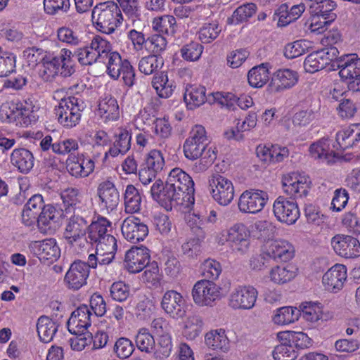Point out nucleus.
<instances>
[{"mask_svg":"<svg viewBox=\"0 0 360 360\" xmlns=\"http://www.w3.org/2000/svg\"><path fill=\"white\" fill-rule=\"evenodd\" d=\"M92 20L96 29L105 34H112L122 21L120 7L114 1L98 4L92 10Z\"/></svg>","mask_w":360,"mask_h":360,"instance_id":"nucleus-1","label":"nucleus"},{"mask_svg":"<svg viewBox=\"0 0 360 360\" xmlns=\"http://www.w3.org/2000/svg\"><path fill=\"white\" fill-rule=\"evenodd\" d=\"M167 182L175 205L182 203L186 196L194 193L192 178L180 168L176 167L170 171Z\"/></svg>","mask_w":360,"mask_h":360,"instance_id":"nucleus-2","label":"nucleus"},{"mask_svg":"<svg viewBox=\"0 0 360 360\" xmlns=\"http://www.w3.org/2000/svg\"><path fill=\"white\" fill-rule=\"evenodd\" d=\"M84 107L82 99L69 96L60 100L55 109V114L60 124L66 128H72L79 123Z\"/></svg>","mask_w":360,"mask_h":360,"instance_id":"nucleus-3","label":"nucleus"},{"mask_svg":"<svg viewBox=\"0 0 360 360\" xmlns=\"http://www.w3.org/2000/svg\"><path fill=\"white\" fill-rule=\"evenodd\" d=\"M72 51L63 49L57 56L45 55L41 63L43 75L47 78L60 74L64 77H70L75 72L73 61L71 59Z\"/></svg>","mask_w":360,"mask_h":360,"instance_id":"nucleus-4","label":"nucleus"},{"mask_svg":"<svg viewBox=\"0 0 360 360\" xmlns=\"http://www.w3.org/2000/svg\"><path fill=\"white\" fill-rule=\"evenodd\" d=\"M187 224L195 237L184 243L181 250L184 255L193 258L200 252V243L206 235V225L203 217L195 213L188 216Z\"/></svg>","mask_w":360,"mask_h":360,"instance_id":"nucleus-5","label":"nucleus"},{"mask_svg":"<svg viewBox=\"0 0 360 360\" xmlns=\"http://www.w3.org/2000/svg\"><path fill=\"white\" fill-rule=\"evenodd\" d=\"M208 144L209 140L205 127L202 125H195L184 143L185 157L191 160L198 159Z\"/></svg>","mask_w":360,"mask_h":360,"instance_id":"nucleus-6","label":"nucleus"},{"mask_svg":"<svg viewBox=\"0 0 360 360\" xmlns=\"http://www.w3.org/2000/svg\"><path fill=\"white\" fill-rule=\"evenodd\" d=\"M210 193L212 198L221 205H229L234 197V188L231 180L216 173L209 177Z\"/></svg>","mask_w":360,"mask_h":360,"instance_id":"nucleus-7","label":"nucleus"},{"mask_svg":"<svg viewBox=\"0 0 360 360\" xmlns=\"http://www.w3.org/2000/svg\"><path fill=\"white\" fill-rule=\"evenodd\" d=\"M30 113L22 103H5L0 106V120L20 127H27L31 124Z\"/></svg>","mask_w":360,"mask_h":360,"instance_id":"nucleus-8","label":"nucleus"},{"mask_svg":"<svg viewBox=\"0 0 360 360\" xmlns=\"http://www.w3.org/2000/svg\"><path fill=\"white\" fill-rule=\"evenodd\" d=\"M269 200L268 193L262 190H246L240 195L238 206L243 213L256 214L261 212Z\"/></svg>","mask_w":360,"mask_h":360,"instance_id":"nucleus-9","label":"nucleus"},{"mask_svg":"<svg viewBox=\"0 0 360 360\" xmlns=\"http://www.w3.org/2000/svg\"><path fill=\"white\" fill-rule=\"evenodd\" d=\"M192 296L197 305L212 307L220 296V288L213 281L200 280L194 285Z\"/></svg>","mask_w":360,"mask_h":360,"instance_id":"nucleus-10","label":"nucleus"},{"mask_svg":"<svg viewBox=\"0 0 360 360\" xmlns=\"http://www.w3.org/2000/svg\"><path fill=\"white\" fill-rule=\"evenodd\" d=\"M273 212L276 219L288 225L294 224L300 217L297 203L291 198L278 196L274 202Z\"/></svg>","mask_w":360,"mask_h":360,"instance_id":"nucleus-11","label":"nucleus"},{"mask_svg":"<svg viewBox=\"0 0 360 360\" xmlns=\"http://www.w3.org/2000/svg\"><path fill=\"white\" fill-rule=\"evenodd\" d=\"M258 295L252 285H238L229 297V306L233 309L247 310L254 307Z\"/></svg>","mask_w":360,"mask_h":360,"instance_id":"nucleus-12","label":"nucleus"},{"mask_svg":"<svg viewBox=\"0 0 360 360\" xmlns=\"http://www.w3.org/2000/svg\"><path fill=\"white\" fill-rule=\"evenodd\" d=\"M330 243L335 253L342 257L354 259L360 256V242L352 236L337 234Z\"/></svg>","mask_w":360,"mask_h":360,"instance_id":"nucleus-13","label":"nucleus"},{"mask_svg":"<svg viewBox=\"0 0 360 360\" xmlns=\"http://www.w3.org/2000/svg\"><path fill=\"white\" fill-rule=\"evenodd\" d=\"M161 307L170 317L179 319L184 318L186 314V304L181 293L170 290L165 292Z\"/></svg>","mask_w":360,"mask_h":360,"instance_id":"nucleus-14","label":"nucleus"},{"mask_svg":"<svg viewBox=\"0 0 360 360\" xmlns=\"http://www.w3.org/2000/svg\"><path fill=\"white\" fill-rule=\"evenodd\" d=\"M250 233L243 224H236L230 228L227 241L231 244L232 250L240 255L246 254L250 248Z\"/></svg>","mask_w":360,"mask_h":360,"instance_id":"nucleus-15","label":"nucleus"},{"mask_svg":"<svg viewBox=\"0 0 360 360\" xmlns=\"http://www.w3.org/2000/svg\"><path fill=\"white\" fill-rule=\"evenodd\" d=\"M30 248L42 262L52 263L60 256V250L54 238L34 241L30 244Z\"/></svg>","mask_w":360,"mask_h":360,"instance_id":"nucleus-16","label":"nucleus"},{"mask_svg":"<svg viewBox=\"0 0 360 360\" xmlns=\"http://www.w3.org/2000/svg\"><path fill=\"white\" fill-rule=\"evenodd\" d=\"M89 276L86 262L81 260L75 261L66 272L64 282L70 290H77L86 284Z\"/></svg>","mask_w":360,"mask_h":360,"instance_id":"nucleus-17","label":"nucleus"},{"mask_svg":"<svg viewBox=\"0 0 360 360\" xmlns=\"http://www.w3.org/2000/svg\"><path fill=\"white\" fill-rule=\"evenodd\" d=\"M150 259V250L147 248H131L125 254L124 266L130 273H139L149 264Z\"/></svg>","mask_w":360,"mask_h":360,"instance_id":"nucleus-18","label":"nucleus"},{"mask_svg":"<svg viewBox=\"0 0 360 360\" xmlns=\"http://www.w3.org/2000/svg\"><path fill=\"white\" fill-rule=\"evenodd\" d=\"M121 230L124 238L132 243L143 241L148 234V226L135 217H127L122 222Z\"/></svg>","mask_w":360,"mask_h":360,"instance_id":"nucleus-19","label":"nucleus"},{"mask_svg":"<svg viewBox=\"0 0 360 360\" xmlns=\"http://www.w3.org/2000/svg\"><path fill=\"white\" fill-rule=\"evenodd\" d=\"M298 76L295 71L290 69H280L272 76L267 91L270 94H276L290 89L297 82Z\"/></svg>","mask_w":360,"mask_h":360,"instance_id":"nucleus-20","label":"nucleus"},{"mask_svg":"<svg viewBox=\"0 0 360 360\" xmlns=\"http://www.w3.org/2000/svg\"><path fill=\"white\" fill-rule=\"evenodd\" d=\"M90 309L86 304H82L75 310L68 321V330L71 333H84L91 326Z\"/></svg>","mask_w":360,"mask_h":360,"instance_id":"nucleus-21","label":"nucleus"},{"mask_svg":"<svg viewBox=\"0 0 360 360\" xmlns=\"http://www.w3.org/2000/svg\"><path fill=\"white\" fill-rule=\"evenodd\" d=\"M346 279V266L337 264L324 274L322 282L327 290L337 292L342 289Z\"/></svg>","mask_w":360,"mask_h":360,"instance_id":"nucleus-22","label":"nucleus"},{"mask_svg":"<svg viewBox=\"0 0 360 360\" xmlns=\"http://www.w3.org/2000/svg\"><path fill=\"white\" fill-rule=\"evenodd\" d=\"M267 254L271 255L272 259L280 262H288L295 255L294 246L285 240H274L266 243Z\"/></svg>","mask_w":360,"mask_h":360,"instance_id":"nucleus-23","label":"nucleus"},{"mask_svg":"<svg viewBox=\"0 0 360 360\" xmlns=\"http://www.w3.org/2000/svg\"><path fill=\"white\" fill-rule=\"evenodd\" d=\"M303 3L294 5L290 8L287 4H281L274 12V19L278 18V25L284 27L297 20L305 11Z\"/></svg>","mask_w":360,"mask_h":360,"instance_id":"nucleus-24","label":"nucleus"},{"mask_svg":"<svg viewBox=\"0 0 360 360\" xmlns=\"http://www.w3.org/2000/svg\"><path fill=\"white\" fill-rule=\"evenodd\" d=\"M98 195L102 204L108 210H114L120 202V193L114 184L110 181H105L99 184Z\"/></svg>","mask_w":360,"mask_h":360,"instance_id":"nucleus-25","label":"nucleus"},{"mask_svg":"<svg viewBox=\"0 0 360 360\" xmlns=\"http://www.w3.org/2000/svg\"><path fill=\"white\" fill-rule=\"evenodd\" d=\"M11 162L20 172L27 174L34 167V157L28 149L19 148L13 150Z\"/></svg>","mask_w":360,"mask_h":360,"instance_id":"nucleus-26","label":"nucleus"},{"mask_svg":"<svg viewBox=\"0 0 360 360\" xmlns=\"http://www.w3.org/2000/svg\"><path fill=\"white\" fill-rule=\"evenodd\" d=\"M184 100L188 109L194 110L205 103L206 101L211 102L206 96V89L203 86L189 85L186 88Z\"/></svg>","mask_w":360,"mask_h":360,"instance_id":"nucleus-27","label":"nucleus"},{"mask_svg":"<svg viewBox=\"0 0 360 360\" xmlns=\"http://www.w3.org/2000/svg\"><path fill=\"white\" fill-rule=\"evenodd\" d=\"M309 184L310 181L304 177H295L294 180L292 176H289L283 181L284 191L295 198L307 196L310 188Z\"/></svg>","mask_w":360,"mask_h":360,"instance_id":"nucleus-28","label":"nucleus"},{"mask_svg":"<svg viewBox=\"0 0 360 360\" xmlns=\"http://www.w3.org/2000/svg\"><path fill=\"white\" fill-rule=\"evenodd\" d=\"M356 54H346L340 57L333 65V70L339 69V75L342 78L356 80L358 77L356 64Z\"/></svg>","mask_w":360,"mask_h":360,"instance_id":"nucleus-29","label":"nucleus"},{"mask_svg":"<svg viewBox=\"0 0 360 360\" xmlns=\"http://www.w3.org/2000/svg\"><path fill=\"white\" fill-rule=\"evenodd\" d=\"M111 223L104 217L98 219L96 221H93L87 227V236L86 240L91 245H97L99 240H103V238L109 236L108 228H110Z\"/></svg>","mask_w":360,"mask_h":360,"instance_id":"nucleus-30","label":"nucleus"},{"mask_svg":"<svg viewBox=\"0 0 360 360\" xmlns=\"http://www.w3.org/2000/svg\"><path fill=\"white\" fill-rule=\"evenodd\" d=\"M309 12L312 15H319L322 19H328V22H333L337 15L333 11L337 4L333 0H310Z\"/></svg>","mask_w":360,"mask_h":360,"instance_id":"nucleus-31","label":"nucleus"},{"mask_svg":"<svg viewBox=\"0 0 360 360\" xmlns=\"http://www.w3.org/2000/svg\"><path fill=\"white\" fill-rule=\"evenodd\" d=\"M131 134L125 129H118L115 134L113 146L105 153V156L110 154L117 157L119 154H125L131 148Z\"/></svg>","mask_w":360,"mask_h":360,"instance_id":"nucleus-32","label":"nucleus"},{"mask_svg":"<svg viewBox=\"0 0 360 360\" xmlns=\"http://www.w3.org/2000/svg\"><path fill=\"white\" fill-rule=\"evenodd\" d=\"M152 86L155 89L158 95L163 98H169L176 89L175 82L169 80L167 74L165 71L153 76Z\"/></svg>","mask_w":360,"mask_h":360,"instance_id":"nucleus-33","label":"nucleus"},{"mask_svg":"<svg viewBox=\"0 0 360 360\" xmlns=\"http://www.w3.org/2000/svg\"><path fill=\"white\" fill-rule=\"evenodd\" d=\"M88 221L84 218L74 215L70 219L65 229V238L70 242H75L84 236L88 227Z\"/></svg>","mask_w":360,"mask_h":360,"instance_id":"nucleus-34","label":"nucleus"},{"mask_svg":"<svg viewBox=\"0 0 360 360\" xmlns=\"http://www.w3.org/2000/svg\"><path fill=\"white\" fill-rule=\"evenodd\" d=\"M269 68L270 64L269 63H264L250 70L248 74L249 84L254 88L264 86L269 80Z\"/></svg>","mask_w":360,"mask_h":360,"instance_id":"nucleus-35","label":"nucleus"},{"mask_svg":"<svg viewBox=\"0 0 360 360\" xmlns=\"http://www.w3.org/2000/svg\"><path fill=\"white\" fill-rule=\"evenodd\" d=\"M142 197L139 190L132 184L127 185L124 193V211L128 214L141 211Z\"/></svg>","mask_w":360,"mask_h":360,"instance_id":"nucleus-36","label":"nucleus"},{"mask_svg":"<svg viewBox=\"0 0 360 360\" xmlns=\"http://www.w3.org/2000/svg\"><path fill=\"white\" fill-rule=\"evenodd\" d=\"M297 274V268L288 264L283 266H276L270 271V280L276 284H284L291 281Z\"/></svg>","mask_w":360,"mask_h":360,"instance_id":"nucleus-37","label":"nucleus"},{"mask_svg":"<svg viewBox=\"0 0 360 360\" xmlns=\"http://www.w3.org/2000/svg\"><path fill=\"white\" fill-rule=\"evenodd\" d=\"M206 345L213 350L226 352L229 349V340L223 329L212 330L205 337Z\"/></svg>","mask_w":360,"mask_h":360,"instance_id":"nucleus-38","label":"nucleus"},{"mask_svg":"<svg viewBox=\"0 0 360 360\" xmlns=\"http://www.w3.org/2000/svg\"><path fill=\"white\" fill-rule=\"evenodd\" d=\"M168 187L167 181L164 186L162 181L158 179L151 186L150 193L155 200L165 206L166 208L172 209L174 201L172 198V191Z\"/></svg>","mask_w":360,"mask_h":360,"instance_id":"nucleus-39","label":"nucleus"},{"mask_svg":"<svg viewBox=\"0 0 360 360\" xmlns=\"http://www.w3.org/2000/svg\"><path fill=\"white\" fill-rule=\"evenodd\" d=\"M98 112L105 121H115L120 117V110L115 98H105L98 104Z\"/></svg>","mask_w":360,"mask_h":360,"instance_id":"nucleus-40","label":"nucleus"},{"mask_svg":"<svg viewBox=\"0 0 360 360\" xmlns=\"http://www.w3.org/2000/svg\"><path fill=\"white\" fill-rule=\"evenodd\" d=\"M57 328L56 323L48 316H40L37 323V330L41 341L51 342L57 331Z\"/></svg>","mask_w":360,"mask_h":360,"instance_id":"nucleus-41","label":"nucleus"},{"mask_svg":"<svg viewBox=\"0 0 360 360\" xmlns=\"http://www.w3.org/2000/svg\"><path fill=\"white\" fill-rule=\"evenodd\" d=\"M164 65V60L161 56L156 54H151L143 57L139 63V70L146 75L158 74V71L160 70Z\"/></svg>","mask_w":360,"mask_h":360,"instance_id":"nucleus-42","label":"nucleus"},{"mask_svg":"<svg viewBox=\"0 0 360 360\" xmlns=\"http://www.w3.org/2000/svg\"><path fill=\"white\" fill-rule=\"evenodd\" d=\"M301 316V311L296 307H283L277 309L273 321L278 325H285L295 322Z\"/></svg>","mask_w":360,"mask_h":360,"instance_id":"nucleus-43","label":"nucleus"},{"mask_svg":"<svg viewBox=\"0 0 360 360\" xmlns=\"http://www.w3.org/2000/svg\"><path fill=\"white\" fill-rule=\"evenodd\" d=\"M135 345L141 352L152 354L155 351V341L146 328H141L134 338Z\"/></svg>","mask_w":360,"mask_h":360,"instance_id":"nucleus-44","label":"nucleus"},{"mask_svg":"<svg viewBox=\"0 0 360 360\" xmlns=\"http://www.w3.org/2000/svg\"><path fill=\"white\" fill-rule=\"evenodd\" d=\"M257 6L253 3H248L238 7L232 15L227 19V23L237 25L248 20L256 12Z\"/></svg>","mask_w":360,"mask_h":360,"instance_id":"nucleus-45","label":"nucleus"},{"mask_svg":"<svg viewBox=\"0 0 360 360\" xmlns=\"http://www.w3.org/2000/svg\"><path fill=\"white\" fill-rule=\"evenodd\" d=\"M176 21L174 16L166 15L155 18L153 21V28L157 32L174 35L176 32Z\"/></svg>","mask_w":360,"mask_h":360,"instance_id":"nucleus-46","label":"nucleus"},{"mask_svg":"<svg viewBox=\"0 0 360 360\" xmlns=\"http://www.w3.org/2000/svg\"><path fill=\"white\" fill-rule=\"evenodd\" d=\"M202 319L200 316L193 315L187 319L183 330V335L188 340L195 339L202 332Z\"/></svg>","mask_w":360,"mask_h":360,"instance_id":"nucleus-47","label":"nucleus"},{"mask_svg":"<svg viewBox=\"0 0 360 360\" xmlns=\"http://www.w3.org/2000/svg\"><path fill=\"white\" fill-rule=\"evenodd\" d=\"M309 153L313 158H323L328 162L330 161V158L334 155V152L329 150V140L324 138L312 143L309 147Z\"/></svg>","mask_w":360,"mask_h":360,"instance_id":"nucleus-48","label":"nucleus"},{"mask_svg":"<svg viewBox=\"0 0 360 360\" xmlns=\"http://www.w3.org/2000/svg\"><path fill=\"white\" fill-rule=\"evenodd\" d=\"M172 347L170 334L160 336L157 345L155 344V351L153 352L154 358L156 359L167 358L172 353Z\"/></svg>","mask_w":360,"mask_h":360,"instance_id":"nucleus-49","label":"nucleus"},{"mask_svg":"<svg viewBox=\"0 0 360 360\" xmlns=\"http://www.w3.org/2000/svg\"><path fill=\"white\" fill-rule=\"evenodd\" d=\"M75 58L82 65H90L98 61L99 55L91 49V46L77 49L73 53L71 58Z\"/></svg>","mask_w":360,"mask_h":360,"instance_id":"nucleus-50","label":"nucleus"},{"mask_svg":"<svg viewBox=\"0 0 360 360\" xmlns=\"http://www.w3.org/2000/svg\"><path fill=\"white\" fill-rule=\"evenodd\" d=\"M202 275L204 280L212 281L217 280L221 273L220 263L212 259H207L201 265Z\"/></svg>","mask_w":360,"mask_h":360,"instance_id":"nucleus-51","label":"nucleus"},{"mask_svg":"<svg viewBox=\"0 0 360 360\" xmlns=\"http://www.w3.org/2000/svg\"><path fill=\"white\" fill-rule=\"evenodd\" d=\"M90 46L91 49L99 55L98 61L105 63L104 59L109 56L110 53H111V45L109 41L96 35L91 40Z\"/></svg>","mask_w":360,"mask_h":360,"instance_id":"nucleus-52","label":"nucleus"},{"mask_svg":"<svg viewBox=\"0 0 360 360\" xmlns=\"http://www.w3.org/2000/svg\"><path fill=\"white\" fill-rule=\"evenodd\" d=\"M117 249V240L112 234H109L106 238H103V240H99V243L96 245V250L111 257L112 259H115Z\"/></svg>","mask_w":360,"mask_h":360,"instance_id":"nucleus-53","label":"nucleus"},{"mask_svg":"<svg viewBox=\"0 0 360 360\" xmlns=\"http://www.w3.org/2000/svg\"><path fill=\"white\" fill-rule=\"evenodd\" d=\"M15 56L12 53L0 51V77H7L15 70Z\"/></svg>","mask_w":360,"mask_h":360,"instance_id":"nucleus-54","label":"nucleus"},{"mask_svg":"<svg viewBox=\"0 0 360 360\" xmlns=\"http://www.w3.org/2000/svg\"><path fill=\"white\" fill-rule=\"evenodd\" d=\"M203 51V46L195 41H192L182 46L180 50L181 57L187 61L198 60Z\"/></svg>","mask_w":360,"mask_h":360,"instance_id":"nucleus-55","label":"nucleus"},{"mask_svg":"<svg viewBox=\"0 0 360 360\" xmlns=\"http://www.w3.org/2000/svg\"><path fill=\"white\" fill-rule=\"evenodd\" d=\"M221 29L216 22L205 23L199 31V39L202 43L208 44L219 36Z\"/></svg>","mask_w":360,"mask_h":360,"instance_id":"nucleus-56","label":"nucleus"},{"mask_svg":"<svg viewBox=\"0 0 360 360\" xmlns=\"http://www.w3.org/2000/svg\"><path fill=\"white\" fill-rule=\"evenodd\" d=\"M300 308L301 315L308 321L315 323L322 317V311L317 304L311 302L302 303Z\"/></svg>","mask_w":360,"mask_h":360,"instance_id":"nucleus-57","label":"nucleus"},{"mask_svg":"<svg viewBox=\"0 0 360 360\" xmlns=\"http://www.w3.org/2000/svg\"><path fill=\"white\" fill-rule=\"evenodd\" d=\"M135 349L134 343L127 338H120L114 345V351L120 359L129 357Z\"/></svg>","mask_w":360,"mask_h":360,"instance_id":"nucleus-58","label":"nucleus"},{"mask_svg":"<svg viewBox=\"0 0 360 360\" xmlns=\"http://www.w3.org/2000/svg\"><path fill=\"white\" fill-rule=\"evenodd\" d=\"M144 164L146 167H149L158 173L160 172L165 164L162 152L155 149L150 150L147 154Z\"/></svg>","mask_w":360,"mask_h":360,"instance_id":"nucleus-59","label":"nucleus"},{"mask_svg":"<svg viewBox=\"0 0 360 360\" xmlns=\"http://www.w3.org/2000/svg\"><path fill=\"white\" fill-rule=\"evenodd\" d=\"M60 216V212L55 207L51 205H45L39 215V226H51L56 224Z\"/></svg>","mask_w":360,"mask_h":360,"instance_id":"nucleus-60","label":"nucleus"},{"mask_svg":"<svg viewBox=\"0 0 360 360\" xmlns=\"http://www.w3.org/2000/svg\"><path fill=\"white\" fill-rule=\"evenodd\" d=\"M304 68L307 72L314 73L324 69L326 66L319 51H316L307 56L304 62Z\"/></svg>","mask_w":360,"mask_h":360,"instance_id":"nucleus-61","label":"nucleus"},{"mask_svg":"<svg viewBox=\"0 0 360 360\" xmlns=\"http://www.w3.org/2000/svg\"><path fill=\"white\" fill-rule=\"evenodd\" d=\"M307 41L299 40L292 44H288L284 49V56L289 59L299 57L308 50Z\"/></svg>","mask_w":360,"mask_h":360,"instance_id":"nucleus-62","label":"nucleus"},{"mask_svg":"<svg viewBox=\"0 0 360 360\" xmlns=\"http://www.w3.org/2000/svg\"><path fill=\"white\" fill-rule=\"evenodd\" d=\"M118 72H120V77L124 84L129 87H131L135 82V70L129 61L124 59L118 65Z\"/></svg>","mask_w":360,"mask_h":360,"instance_id":"nucleus-63","label":"nucleus"},{"mask_svg":"<svg viewBox=\"0 0 360 360\" xmlns=\"http://www.w3.org/2000/svg\"><path fill=\"white\" fill-rule=\"evenodd\" d=\"M354 129L352 126L350 125L349 127L339 131L336 134V141L339 145V147L345 150L347 148L354 146Z\"/></svg>","mask_w":360,"mask_h":360,"instance_id":"nucleus-64","label":"nucleus"}]
</instances>
